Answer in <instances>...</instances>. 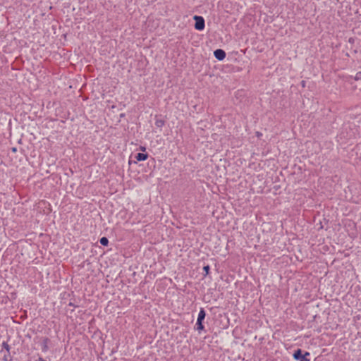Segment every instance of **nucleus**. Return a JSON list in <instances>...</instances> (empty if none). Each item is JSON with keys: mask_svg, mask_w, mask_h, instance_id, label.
Returning a JSON list of instances; mask_svg holds the SVG:
<instances>
[{"mask_svg": "<svg viewBox=\"0 0 361 361\" xmlns=\"http://www.w3.org/2000/svg\"><path fill=\"white\" fill-rule=\"evenodd\" d=\"M148 154L144 153H137L135 156V159L138 161H145L147 159Z\"/></svg>", "mask_w": 361, "mask_h": 361, "instance_id": "nucleus-5", "label": "nucleus"}, {"mask_svg": "<svg viewBox=\"0 0 361 361\" xmlns=\"http://www.w3.org/2000/svg\"><path fill=\"white\" fill-rule=\"evenodd\" d=\"M99 243H100L101 245H102L104 246H107L108 244H109V240L106 237H102V238H100Z\"/></svg>", "mask_w": 361, "mask_h": 361, "instance_id": "nucleus-10", "label": "nucleus"}, {"mask_svg": "<svg viewBox=\"0 0 361 361\" xmlns=\"http://www.w3.org/2000/svg\"><path fill=\"white\" fill-rule=\"evenodd\" d=\"M12 360H13V358H12V357L10 355V352L9 353H6V354H4V355L3 357V360L4 361H12Z\"/></svg>", "mask_w": 361, "mask_h": 361, "instance_id": "nucleus-11", "label": "nucleus"}, {"mask_svg": "<svg viewBox=\"0 0 361 361\" xmlns=\"http://www.w3.org/2000/svg\"><path fill=\"white\" fill-rule=\"evenodd\" d=\"M16 148H13V152H16Z\"/></svg>", "mask_w": 361, "mask_h": 361, "instance_id": "nucleus-17", "label": "nucleus"}, {"mask_svg": "<svg viewBox=\"0 0 361 361\" xmlns=\"http://www.w3.org/2000/svg\"><path fill=\"white\" fill-rule=\"evenodd\" d=\"M209 269H210V267L209 265H207V266H204L203 267V270L205 272V275L208 274L209 271Z\"/></svg>", "mask_w": 361, "mask_h": 361, "instance_id": "nucleus-12", "label": "nucleus"}, {"mask_svg": "<svg viewBox=\"0 0 361 361\" xmlns=\"http://www.w3.org/2000/svg\"><path fill=\"white\" fill-rule=\"evenodd\" d=\"M206 312L204 310V308H200V312L198 313V317L197 320L203 321L205 318Z\"/></svg>", "mask_w": 361, "mask_h": 361, "instance_id": "nucleus-6", "label": "nucleus"}, {"mask_svg": "<svg viewBox=\"0 0 361 361\" xmlns=\"http://www.w3.org/2000/svg\"><path fill=\"white\" fill-rule=\"evenodd\" d=\"M38 361H46V360H44V359H42V357H39V360H38Z\"/></svg>", "mask_w": 361, "mask_h": 361, "instance_id": "nucleus-14", "label": "nucleus"}, {"mask_svg": "<svg viewBox=\"0 0 361 361\" xmlns=\"http://www.w3.org/2000/svg\"><path fill=\"white\" fill-rule=\"evenodd\" d=\"M259 135H261V134L259 133H257V136L259 137Z\"/></svg>", "mask_w": 361, "mask_h": 361, "instance_id": "nucleus-16", "label": "nucleus"}, {"mask_svg": "<svg viewBox=\"0 0 361 361\" xmlns=\"http://www.w3.org/2000/svg\"><path fill=\"white\" fill-rule=\"evenodd\" d=\"M214 57L219 61H222L226 58V52L221 49H218L214 51Z\"/></svg>", "mask_w": 361, "mask_h": 361, "instance_id": "nucleus-3", "label": "nucleus"}, {"mask_svg": "<svg viewBox=\"0 0 361 361\" xmlns=\"http://www.w3.org/2000/svg\"><path fill=\"white\" fill-rule=\"evenodd\" d=\"M355 79L356 80H358L360 79H361V72H357L355 75Z\"/></svg>", "mask_w": 361, "mask_h": 361, "instance_id": "nucleus-13", "label": "nucleus"}, {"mask_svg": "<svg viewBox=\"0 0 361 361\" xmlns=\"http://www.w3.org/2000/svg\"><path fill=\"white\" fill-rule=\"evenodd\" d=\"M203 321L197 320L196 322V329L197 331H202L204 328V325L202 324Z\"/></svg>", "mask_w": 361, "mask_h": 361, "instance_id": "nucleus-7", "label": "nucleus"}, {"mask_svg": "<svg viewBox=\"0 0 361 361\" xmlns=\"http://www.w3.org/2000/svg\"><path fill=\"white\" fill-rule=\"evenodd\" d=\"M49 339L48 338H44L42 341V350L44 353H46L49 350Z\"/></svg>", "mask_w": 361, "mask_h": 361, "instance_id": "nucleus-4", "label": "nucleus"}, {"mask_svg": "<svg viewBox=\"0 0 361 361\" xmlns=\"http://www.w3.org/2000/svg\"><path fill=\"white\" fill-rule=\"evenodd\" d=\"M2 348L6 350V353H9L11 350L10 345L8 344L7 341H4L1 344Z\"/></svg>", "mask_w": 361, "mask_h": 361, "instance_id": "nucleus-9", "label": "nucleus"}, {"mask_svg": "<svg viewBox=\"0 0 361 361\" xmlns=\"http://www.w3.org/2000/svg\"><path fill=\"white\" fill-rule=\"evenodd\" d=\"M165 124V122L162 119H156L155 125L158 128H162Z\"/></svg>", "mask_w": 361, "mask_h": 361, "instance_id": "nucleus-8", "label": "nucleus"}, {"mask_svg": "<svg viewBox=\"0 0 361 361\" xmlns=\"http://www.w3.org/2000/svg\"><path fill=\"white\" fill-rule=\"evenodd\" d=\"M195 20V29L199 31L203 30L205 27V21L202 16H195L193 17Z\"/></svg>", "mask_w": 361, "mask_h": 361, "instance_id": "nucleus-2", "label": "nucleus"}, {"mask_svg": "<svg viewBox=\"0 0 361 361\" xmlns=\"http://www.w3.org/2000/svg\"><path fill=\"white\" fill-rule=\"evenodd\" d=\"M310 355V353L309 352H305V354H302L301 349L296 350L293 353L294 359L300 361H310V360L307 358Z\"/></svg>", "mask_w": 361, "mask_h": 361, "instance_id": "nucleus-1", "label": "nucleus"}, {"mask_svg": "<svg viewBox=\"0 0 361 361\" xmlns=\"http://www.w3.org/2000/svg\"><path fill=\"white\" fill-rule=\"evenodd\" d=\"M142 150H145V147H141Z\"/></svg>", "mask_w": 361, "mask_h": 361, "instance_id": "nucleus-15", "label": "nucleus"}]
</instances>
